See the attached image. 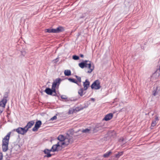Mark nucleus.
<instances>
[{
    "label": "nucleus",
    "instance_id": "1",
    "mask_svg": "<svg viewBox=\"0 0 160 160\" xmlns=\"http://www.w3.org/2000/svg\"><path fill=\"white\" fill-rule=\"evenodd\" d=\"M11 132H8L3 139L2 141V149L3 152H6L8 149L9 141Z\"/></svg>",
    "mask_w": 160,
    "mask_h": 160
},
{
    "label": "nucleus",
    "instance_id": "2",
    "mask_svg": "<svg viewBox=\"0 0 160 160\" xmlns=\"http://www.w3.org/2000/svg\"><path fill=\"white\" fill-rule=\"evenodd\" d=\"M73 142V140L72 136L68 135L65 138L64 141L62 142L61 145V147L63 146H67L69 143H72Z\"/></svg>",
    "mask_w": 160,
    "mask_h": 160
},
{
    "label": "nucleus",
    "instance_id": "3",
    "mask_svg": "<svg viewBox=\"0 0 160 160\" xmlns=\"http://www.w3.org/2000/svg\"><path fill=\"white\" fill-rule=\"evenodd\" d=\"M8 97V94L5 95L2 100L0 102V114L2 112L4 109L6 104L7 102V98Z\"/></svg>",
    "mask_w": 160,
    "mask_h": 160
},
{
    "label": "nucleus",
    "instance_id": "4",
    "mask_svg": "<svg viewBox=\"0 0 160 160\" xmlns=\"http://www.w3.org/2000/svg\"><path fill=\"white\" fill-rule=\"evenodd\" d=\"M92 89H94L98 90L99 89L101 86L100 85V82L99 80H95L91 85Z\"/></svg>",
    "mask_w": 160,
    "mask_h": 160
},
{
    "label": "nucleus",
    "instance_id": "5",
    "mask_svg": "<svg viewBox=\"0 0 160 160\" xmlns=\"http://www.w3.org/2000/svg\"><path fill=\"white\" fill-rule=\"evenodd\" d=\"M14 130L15 131L19 134L22 135H24L27 132L25 127L23 128L19 127L18 128L14 129Z\"/></svg>",
    "mask_w": 160,
    "mask_h": 160
},
{
    "label": "nucleus",
    "instance_id": "6",
    "mask_svg": "<svg viewBox=\"0 0 160 160\" xmlns=\"http://www.w3.org/2000/svg\"><path fill=\"white\" fill-rule=\"evenodd\" d=\"M42 124L41 121L38 120L37 121L35 124L34 127L32 129V131L33 132L37 131L38 128L40 127Z\"/></svg>",
    "mask_w": 160,
    "mask_h": 160
},
{
    "label": "nucleus",
    "instance_id": "7",
    "mask_svg": "<svg viewBox=\"0 0 160 160\" xmlns=\"http://www.w3.org/2000/svg\"><path fill=\"white\" fill-rule=\"evenodd\" d=\"M61 146V145L59 144V142H58L57 144L54 145L50 149V151L52 152L58 151L59 150V147Z\"/></svg>",
    "mask_w": 160,
    "mask_h": 160
},
{
    "label": "nucleus",
    "instance_id": "8",
    "mask_svg": "<svg viewBox=\"0 0 160 160\" xmlns=\"http://www.w3.org/2000/svg\"><path fill=\"white\" fill-rule=\"evenodd\" d=\"M88 62H89V63H87V67L88 68L89 70L87 72L88 73H91L94 69V65L93 64H91V62L90 61H88Z\"/></svg>",
    "mask_w": 160,
    "mask_h": 160
},
{
    "label": "nucleus",
    "instance_id": "9",
    "mask_svg": "<svg viewBox=\"0 0 160 160\" xmlns=\"http://www.w3.org/2000/svg\"><path fill=\"white\" fill-rule=\"evenodd\" d=\"M34 123V122L33 120L27 123V125L24 127L27 131L29 129L31 128L33 126Z\"/></svg>",
    "mask_w": 160,
    "mask_h": 160
},
{
    "label": "nucleus",
    "instance_id": "10",
    "mask_svg": "<svg viewBox=\"0 0 160 160\" xmlns=\"http://www.w3.org/2000/svg\"><path fill=\"white\" fill-rule=\"evenodd\" d=\"M90 83L88 79H86L85 82L83 83V86H84L83 89L84 90H86L90 85Z\"/></svg>",
    "mask_w": 160,
    "mask_h": 160
},
{
    "label": "nucleus",
    "instance_id": "11",
    "mask_svg": "<svg viewBox=\"0 0 160 160\" xmlns=\"http://www.w3.org/2000/svg\"><path fill=\"white\" fill-rule=\"evenodd\" d=\"M113 116V114L109 113L107 114L103 119V120L107 121L111 119Z\"/></svg>",
    "mask_w": 160,
    "mask_h": 160
},
{
    "label": "nucleus",
    "instance_id": "12",
    "mask_svg": "<svg viewBox=\"0 0 160 160\" xmlns=\"http://www.w3.org/2000/svg\"><path fill=\"white\" fill-rule=\"evenodd\" d=\"M88 61L85 60L83 62H81L79 63V66L82 68H83L84 67H87V62Z\"/></svg>",
    "mask_w": 160,
    "mask_h": 160
},
{
    "label": "nucleus",
    "instance_id": "13",
    "mask_svg": "<svg viewBox=\"0 0 160 160\" xmlns=\"http://www.w3.org/2000/svg\"><path fill=\"white\" fill-rule=\"evenodd\" d=\"M51 152V151H50V149H44L43 151L44 153L47 154V155L44 156V157H47V158H49L51 157L52 156L51 154L50 153Z\"/></svg>",
    "mask_w": 160,
    "mask_h": 160
},
{
    "label": "nucleus",
    "instance_id": "14",
    "mask_svg": "<svg viewBox=\"0 0 160 160\" xmlns=\"http://www.w3.org/2000/svg\"><path fill=\"white\" fill-rule=\"evenodd\" d=\"M64 28L62 27H59L55 29V33H58L64 31Z\"/></svg>",
    "mask_w": 160,
    "mask_h": 160
},
{
    "label": "nucleus",
    "instance_id": "15",
    "mask_svg": "<svg viewBox=\"0 0 160 160\" xmlns=\"http://www.w3.org/2000/svg\"><path fill=\"white\" fill-rule=\"evenodd\" d=\"M159 92V90L158 89V87H157L153 91L152 94L154 96H156L158 94Z\"/></svg>",
    "mask_w": 160,
    "mask_h": 160
},
{
    "label": "nucleus",
    "instance_id": "16",
    "mask_svg": "<svg viewBox=\"0 0 160 160\" xmlns=\"http://www.w3.org/2000/svg\"><path fill=\"white\" fill-rule=\"evenodd\" d=\"M44 92L48 95H52L51 89L49 88H47Z\"/></svg>",
    "mask_w": 160,
    "mask_h": 160
},
{
    "label": "nucleus",
    "instance_id": "17",
    "mask_svg": "<svg viewBox=\"0 0 160 160\" xmlns=\"http://www.w3.org/2000/svg\"><path fill=\"white\" fill-rule=\"evenodd\" d=\"M45 31L46 32H47L48 33H55V29H46L45 30Z\"/></svg>",
    "mask_w": 160,
    "mask_h": 160
},
{
    "label": "nucleus",
    "instance_id": "18",
    "mask_svg": "<svg viewBox=\"0 0 160 160\" xmlns=\"http://www.w3.org/2000/svg\"><path fill=\"white\" fill-rule=\"evenodd\" d=\"M65 138L63 135H60L58 138V140L61 142H63L65 139Z\"/></svg>",
    "mask_w": 160,
    "mask_h": 160
},
{
    "label": "nucleus",
    "instance_id": "19",
    "mask_svg": "<svg viewBox=\"0 0 160 160\" xmlns=\"http://www.w3.org/2000/svg\"><path fill=\"white\" fill-rule=\"evenodd\" d=\"M64 74L66 76H69L71 75V72L69 70H66L64 72Z\"/></svg>",
    "mask_w": 160,
    "mask_h": 160
},
{
    "label": "nucleus",
    "instance_id": "20",
    "mask_svg": "<svg viewBox=\"0 0 160 160\" xmlns=\"http://www.w3.org/2000/svg\"><path fill=\"white\" fill-rule=\"evenodd\" d=\"M123 153V152L121 151L118 152V153L116 154L115 155L116 158H118L120 156H122Z\"/></svg>",
    "mask_w": 160,
    "mask_h": 160
},
{
    "label": "nucleus",
    "instance_id": "21",
    "mask_svg": "<svg viewBox=\"0 0 160 160\" xmlns=\"http://www.w3.org/2000/svg\"><path fill=\"white\" fill-rule=\"evenodd\" d=\"M84 89L83 88H81L78 91V94L81 96L82 97L83 95Z\"/></svg>",
    "mask_w": 160,
    "mask_h": 160
},
{
    "label": "nucleus",
    "instance_id": "22",
    "mask_svg": "<svg viewBox=\"0 0 160 160\" xmlns=\"http://www.w3.org/2000/svg\"><path fill=\"white\" fill-rule=\"evenodd\" d=\"M112 152L111 151H109L105 153L103 155V156L104 158H108L109 156L112 153Z\"/></svg>",
    "mask_w": 160,
    "mask_h": 160
},
{
    "label": "nucleus",
    "instance_id": "23",
    "mask_svg": "<svg viewBox=\"0 0 160 160\" xmlns=\"http://www.w3.org/2000/svg\"><path fill=\"white\" fill-rule=\"evenodd\" d=\"M74 113H76L74 109V108H70L68 111V113L69 114H73Z\"/></svg>",
    "mask_w": 160,
    "mask_h": 160
},
{
    "label": "nucleus",
    "instance_id": "24",
    "mask_svg": "<svg viewBox=\"0 0 160 160\" xmlns=\"http://www.w3.org/2000/svg\"><path fill=\"white\" fill-rule=\"evenodd\" d=\"M61 80V79L59 78H57L53 82L55 83H56V84H59L60 83V82Z\"/></svg>",
    "mask_w": 160,
    "mask_h": 160
},
{
    "label": "nucleus",
    "instance_id": "25",
    "mask_svg": "<svg viewBox=\"0 0 160 160\" xmlns=\"http://www.w3.org/2000/svg\"><path fill=\"white\" fill-rule=\"evenodd\" d=\"M90 131V129H89L88 128H86L85 129H83L82 131V132L83 133H89Z\"/></svg>",
    "mask_w": 160,
    "mask_h": 160
},
{
    "label": "nucleus",
    "instance_id": "26",
    "mask_svg": "<svg viewBox=\"0 0 160 160\" xmlns=\"http://www.w3.org/2000/svg\"><path fill=\"white\" fill-rule=\"evenodd\" d=\"M75 112H78L82 109V108L79 107H74Z\"/></svg>",
    "mask_w": 160,
    "mask_h": 160
},
{
    "label": "nucleus",
    "instance_id": "27",
    "mask_svg": "<svg viewBox=\"0 0 160 160\" xmlns=\"http://www.w3.org/2000/svg\"><path fill=\"white\" fill-rule=\"evenodd\" d=\"M75 77L77 79L78 81V82L80 83L81 82V78L80 77L78 76L77 75H75Z\"/></svg>",
    "mask_w": 160,
    "mask_h": 160
},
{
    "label": "nucleus",
    "instance_id": "28",
    "mask_svg": "<svg viewBox=\"0 0 160 160\" xmlns=\"http://www.w3.org/2000/svg\"><path fill=\"white\" fill-rule=\"evenodd\" d=\"M79 57L77 55H74L73 56L72 58L75 60H78L79 59Z\"/></svg>",
    "mask_w": 160,
    "mask_h": 160
},
{
    "label": "nucleus",
    "instance_id": "29",
    "mask_svg": "<svg viewBox=\"0 0 160 160\" xmlns=\"http://www.w3.org/2000/svg\"><path fill=\"white\" fill-rule=\"evenodd\" d=\"M52 91V95L53 92H54V94H53L52 95L53 96H57V94L56 92V89L54 90H51Z\"/></svg>",
    "mask_w": 160,
    "mask_h": 160
},
{
    "label": "nucleus",
    "instance_id": "30",
    "mask_svg": "<svg viewBox=\"0 0 160 160\" xmlns=\"http://www.w3.org/2000/svg\"><path fill=\"white\" fill-rule=\"evenodd\" d=\"M68 80L72 82H73V83H74V81L75 80V79H74V78H68Z\"/></svg>",
    "mask_w": 160,
    "mask_h": 160
},
{
    "label": "nucleus",
    "instance_id": "31",
    "mask_svg": "<svg viewBox=\"0 0 160 160\" xmlns=\"http://www.w3.org/2000/svg\"><path fill=\"white\" fill-rule=\"evenodd\" d=\"M157 122H156V121H153L152 122V127H154L156 125V124L157 123Z\"/></svg>",
    "mask_w": 160,
    "mask_h": 160
},
{
    "label": "nucleus",
    "instance_id": "32",
    "mask_svg": "<svg viewBox=\"0 0 160 160\" xmlns=\"http://www.w3.org/2000/svg\"><path fill=\"white\" fill-rule=\"evenodd\" d=\"M78 82V81H77V80H75L74 81V83L76 84L77 85H78L79 86H81L80 83L79 82V83Z\"/></svg>",
    "mask_w": 160,
    "mask_h": 160
},
{
    "label": "nucleus",
    "instance_id": "33",
    "mask_svg": "<svg viewBox=\"0 0 160 160\" xmlns=\"http://www.w3.org/2000/svg\"><path fill=\"white\" fill-rule=\"evenodd\" d=\"M62 99H66L67 98V96L65 95H62L61 97Z\"/></svg>",
    "mask_w": 160,
    "mask_h": 160
},
{
    "label": "nucleus",
    "instance_id": "34",
    "mask_svg": "<svg viewBox=\"0 0 160 160\" xmlns=\"http://www.w3.org/2000/svg\"><path fill=\"white\" fill-rule=\"evenodd\" d=\"M57 118V116H54L51 118L50 120L53 121L54 120H56V119Z\"/></svg>",
    "mask_w": 160,
    "mask_h": 160
},
{
    "label": "nucleus",
    "instance_id": "35",
    "mask_svg": "<svg viewBox=\"0 0 160 160\" xmlns=\"http://www.w3.org/2000/svg\"><path fill=\"white\" fill-rule=\"evenodd\" d=\"M85 16H86V14L85 13H84V14H82L80 17V18H84L85 17Z\"/></svg>",
    "mask_w": 160,
    "mask_h": 160
},
{
    "label": "nucleus",
    "instance_id": "36",
    "mask_svg": "<svg viewBox=\"0 0 160 160\" xmlns=\"http://www.w3.org/2000/svg\"><path fill=\"white\" fill-rule=\"evenodd\" d=\"M57 85V84H56V83H55L54 82H53L52 86V87L53 88L54 87L56 88Z\"/></svg>",
    "mask_w": 160,
    "mask_h": 160
},
{
    "label": "nucleus",
    "instance_id": "37",
    "mask_svg": "<svg viewBox=\"0 0 160 160\" xmlns=\"http://www.w3.org/2000/svg\"><path fill=\"white\" fill-rule=\"evenodd\" d=\"M158 120L159 119H158V117L156 116L155 121H156V122H158Z\"/></svg>",
    "mask_w": 160,
    "mask_h": 160
},
{
    "label": "nucleus",
    "instance_id": "38",
    "mask_svg": "<svg viewBox=\"0 0 160 160\" xmlns=\"http://www.w3.org/2000/svg\"><path fill=\"white\" fill-rule=\"evenodd\" d=\"M54 61H55V62H57L58 60V58H56L55 60H54Z\"/></svg>",
    "mask_w": 160,
    "mask_h": 160
},
{
    "label": "nucleus",
    "instance_id": "39",
    "mask_svg": "<svg viewBox=\"0 0 160 160\" xmlns=\"http://www.w3.org/2000/svg\"><path fill=\"white\" fill-rule=\"evenodd\" d=\"M80 57L82 58H83L84 57V55L82 54H80Z\"/></svg>",
    "mask_w": 160,
    "mask_h": 160
},
{
    "label": "nucleus",
    "instance_id": "40",
    "mask_svg": "<svg viewBox=\"0 0 160 160\" xmlns=\"http://www.w3.org/2000/svg\"><path fill=\"white\" fill-rule=\"evenodd\" d=\"M123 141V138H121V139H120L119 140V142H121V141L122 142V141Z\"/></svg>",
    "mask_w": 160,
    "mask_h": 160
},
{
    "label": "nucleus",
    "instance_id": "41",
    "mask_svg": "<svg viewBox=\"0 0 160 160\" xmlns=\"http://www.w3.org/2000/svg\"><path fill=\"white\" fill-rule=\"evenodd\" d=\"M2 154L1 153H0V159H2Z\"/></svg>",
    "mask_w": 160,
    "mask_h": 160
},
{
    "label": "nucleus",
    "instance_id": "42",
    "mask_svg": "<svg viewBox=\"0 0 160 160\" xmlns=\"http://www.w3.org/2000/svg\"><path fill=\"white\" fill-rule=\"evenodd\" d=\"M55 87H53L52 86L51 90H54L55 89Z\"/></svg>",
    "mask_w": 160,
    "mask_h": 160
},
{
    "label": "nucleus",
    "instance_id": "43",
    "mask_svg": "<svg viewBox=\"0 0 160 160\" xmlns=\"http://www.w3.org/2000/svg\"><path fill=\"white\" fill-rule=\"evenodd\" d=\"M91 99L92 100H93V101H94V98H91Z\"/></svg>",
    "mask_w": 160,
    "mask_h": 160
},
{
    "label": "nucleus",
    "instance_id": "44",
    "mask_svg": "<svg viewBox=\"0 0 160 160\" xmlns=\"http://www.w3.org/2000/svg\"><path fill=\"white\" fill-rule=\"evenodd\" d=\"M77 100V99H74V100H72V101H76Z\"/></svg>",
    "mask_w": 160,
    "mask_h": 160
}]
</instances>
